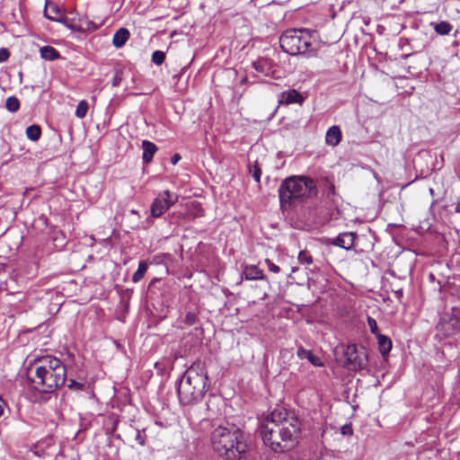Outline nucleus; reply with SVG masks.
I'll return each mask as SVG.
<instances>
[{
  "label": "nucleus",
  "instance_id": "1",
  "mask_svg": "<svg viewBox=\"0 0 460 460\" xmlns=\"http://www.w3.org/2000/svg\"><path fill=\"white\" fill-rule=\"evenodd\" d=\"M258 431L266 447L276 453H283L297 444L300 422L287 410L275 409L261 420Z\"/></svg>",
  "mask_w": 460,
  "mask_h": 460
},
{
  "label": "nucleus",
  "instance_id": "2",
  "mask_svg": "<svg viewBox=\"0 0 460 460\" xmlns=\"http://www.w3.org/2000/svg\"><path fill=\"white\" fill-rule=\"evenodd\" d=\"M210 444L214 452L226 460H239L247 450L244 432L229 422L213 426Z\"/></svg>",
  "mask_w": 460,
  "mask_h": 460
},
{
  "label": "nucleus",
  "instance_id": "3",
  "mask_svg": "<svg viewBox=\"0 0 460 460\" xmlns=\"http://www.w3.org/2000/svg\"><path fill=\"white\" fill-rule=\"evenodd\" d=\"M177 394L182 406L200 402L209 389L208 372L200 362L193 363L177 380Z\"/></svg>",
  "mask_w": 460,
  "mask_h": 460
},
{
  "label": "nucleus",
  "instance_id": "4",
  "mask_svg": "<svg viewBox=\"0 0 460 460\" xmlns=\"http://www.w3.org/2000/svg\"><path fill=\"white\" fill-rule=\"evenodd\" d=\"M66 380V369L57 357L47 355L38 359L31 381L40 393L50 394L61 387Z\"/></svg>",
  "mask_w": 460,
  "mask_h": 460
},
{
  "label": "nucleus",
  "instance_id": "5",
  "mask_svg": "<svg viewBox=\"0 0 460 460\" xmlns=\"http://www.w3.org/2000/svg\"><path fill=\"white\" fill-rule=\"evenodd\" d=\"M314 41L315 31L308 29H288L279 37L280 48L291 56L315 57L317 51Z\"/></svg>",
  "mask_w": 460,
  "mask_h": 460
},
{
  "label": "nucleus",
  "instance_id": "6",
  "mask_svg": "<svg viewBox=\"0 0 460 460\" xmlns=\"http://www.w3.org/2000/svg\"><path fill=\"white\" fill-rule=\"evenodd\" d=\"M318 190L315 181L304 175H294L286 178L279 188V201L292 199H314Z\"/></svg>",
  "mask_w": 460,
  "mask_h": 460
},
{
  "label": "nucleus",
  "instance_id": "7",
  "mask_svg": "<svg viewBox=\"0 0 460 460\" xmlns=\"http://www.w3.org/2000/svg\"><path fill=\"white\" fill-rule=\"evenodd\" d=\"M344 367L352 370H361L367 366L368 358L366 349L349 344L342 347Z\"/></svg>",
  "mask_w": 460,
  "mask_h": 460
},
{
  "label": "nucleus",
  "instance_id": "8",
  "mask_svg": "<svg viewBox=\"0 0 460 460\" xmlns=\"http://www.w3.org/2000/svg\"><path fill=\"white\" fill-rule=\"evenodd\" d=\"M357 234L353 232H344L338 234L335 238H330L326 244L338 246L345 250H351L355 245Z\"/></svg>",
  "mask_w": 460,
  "mask_h": 460
},
{
  "label": "nucleus",
  "instance_id": "9",
  "mask_svg": "<svg viewBox=\"0 0 460 460\" xmlns=\"http://www.w3.org/2000/svg\"><path fill=\"white\" fill-rule=\"evenodd\" d=\"M305 101L303 95L295 89H289L282 92L279 95V102L283 105H290L293 103L302 104Z\"/></svg>",
  "mask_w": 460,
  "mask_h": 460
},
{
  "label": "nucleus",
  "instance_id": "10",
  "mask_svg": "<svg viewBox=\"0 0 460 460\" xmlns=\"http://www.w3.org/2000/svg\"><path fill=\"white\" fill-rule=\"evenodd\" d=\"M101 24H96L87 16H82L78 19V22L72 26V29L80 32L94 31L100 28Z\"/></svg>",
  "mask_w": 460,
  "mask_h": 460
},
{
  "label": "nucleus",
  "instance_id": "11",
  "mask_svg": "<svg viewBox=\"0 0 460 460\" xmlns=\"http://www.w3.org/2000/svg\"><path fill=\"white\" fill-rule=\"evenodd\" d=\"M199 321L197 313L190 311L184 314H181L176 321V324L178 328L184 329L197 324Z\"/></svg>",
  "mask_w": 460,
  "mask_h": 460
},
{
  "label": "nucleus",
  "instance_id": "12",
  "mask_svg": "<svg viewBox=\"0 0 460 460\" xmlns=\"http://www.w3.org/2000/svg\"><path fill=\"white\" fill-rule=\"evenodd\" d=\"M143 150L142 159L143 163L147 164L152 162L154 155L158 151L156 145L149 140H143L141 144Z\"/></svg>",
  "mask_w": 460,
  "mask_h": 460
},
{
  "label": "nucleus",
  "instance_id": "13",
  "mask_svg": "<svg viewBox=\"0 0 460 460\" xmlns=\"http://www.w3.org/2000/svg\"><path fill=\"white\" fill-rule=\"evenodd\" d=\"M341 130L339 126H332L328 128L325 135V143L328 146H336L341 141Z\"/></svg>",
  "mask_w": 460,
  "mask_h": 460
},
{
  "label": "nucleus",
  "instance_id": "14",
  "mask_svg": "<svg viewBox=\"0 0 460 460\" xmlns=\"http://www.w3.org/2000/svg\"><path fill=\"white\" fill-rule=\"evenodd\" d=\"M129 36L130 33L127 28L119 29L113 35V46L117 49L122 48L129 39Z\"/></svg>",
  "mask_w": 460,
  "mask_h": 460
},
{
  "label": "nucleus",
  "instance_id": "15",
  "mask_svg": "<svg viewBox=\"0 0 460 460\" xmlns=\"http://www.w3.org/2000/svg\"><path fill=\"white\" fill-rule=\"evenodd\" d=\"M252 67L260 74L270 75L272 73L271 61L267 58H260L252 63Z\"/></svg>",
  "mask_w": 460,
  "mask_h": 460
},
{
  "label": "nucleus",
  "instance_id": "16",
  "mask_svg": "<svg viewBox=\"0 0 460 460\" xmlns=\"http://www.w3.org/2000/svg\"><path fill=\"white\" fill-rule=\"evenodd\" d=\"M296 354L299 358H306L312 365L315 367H321L323 365L319 357L314 355V353L311 350L305 349L303 347H300L297 349Z\"/></svg>",
  "mask_w": 460,
  "mask_h": 460
},
{
  "label": "nucleus",
  "instance_id": "17",
  "mask_svg": "<svg viewBox=\"0 0 460 460\" xmlns=\"http://www.w3.org/2000/svg\"><path fill=\"white\" fill-rule=\"evenodd\" d=\"M40 54L41 58L48 61H54L61 58L59 51L49 45L41 47L40 49Z\"/></svg>",
  "mask_w": 460,
  "mask_h": 460
},
{
  "label": "nucleus",
  "instance_id": "18",
  "mask_svg": "<svg viewBox=\"0 0 460 460\" xmlns=\"http://www.w3.org/2000/svg\"><path fill=\"white\" fill-rule=\"evenodd\" d=\"M377 339L379 351L383 356L387 355L393 347L392 341L389 337L384 334H378L376 336Z\"/></svg>",
  "mask_w": 460,
  "mask_h": 460
},
{
  "label": "nucleus",
  "instance_id": "19",
  "mask_svg": "<svg viewBox=\"0 0 460 460\" xmlns=\"http://www.w3.org/2000/svg\"><path fill=\"white\" fill-rule=\"evenodd\" d=\"M245 278L250 280L264 279L265 275L261 270L256 266L246 267L244 270Z\"/></svg>",
  "mask_w": 460,
  "mask_h": 460
},
{
  "label": "nucleus",
  "instance_id": "20",
  "mask_svg": "<svg viewBox=\"0 0 460 460\" xmlns=\"http://www.w3.org/2000/svg\"><path fill=\"white\" fill-rule=\"evenodd\" d=\"M430 25L433 27L434 31L438 35L442 36L448 35L453 29V26L447 21H441L439 22H431Z\"/></svg>",
  "mask_w": 460,
  "mask_h": 460
},
{
  "label": "nucleus",
  "instance_id": "21",
  "mask_svg": "<svg viewBox=\"0 0 460 460\" xmlns=\"http://www.w3.org/2000/svg\"><path fill=\"white\" fill-rule=\"evenodd\" d=\"M148 266L149 262H147L146 261H139L137 270L132 276V281L134 283L139 282L144 278L146 272L147 271Z\"/></svg>",
  "mask_w": 460,
  "mask_h": 460
},
{
  "label": "nucleus",
  "instance_id": "22",
  "mask_svg": "<svg viewBox=\"0 0 460 460\" xmlns=\"http://www.w3.org/2000/svg\"><path fill=\"white\" fill-rule=\"evenodd\" d=\"M172 203H152L151 215L153 217H159L166 210L170 208Z\"/></svg>",
  "mask_w": 460,
  "mask_h": 460
},
{
  "label": "nucleus",
  "instance_id": "23",
  "mask_svg": "<svg viewBox=\"0 0 460 460\" xmlns=\"http://www.w3.org/2000/svg\"><path fill=\"white\" fill-rule=\"evenodd\" d=\"M172 260V254L168 252H161L154 255L150 263L155 265L166 264L168 261Z\"/></svg>",
  "mask_w": 460,
  "mask_h": 460
},
{
  "label": "nucleus",
  "instance_id": "24",
  "mask_svg": "<svg viewBox=\"0 0 460 460\" xmlns=\"http://www.w3.org/2000/svg\"><path fill=\"white\" fill-rule=\"evenodd\" d=\"M26 136L31 141H37L41 136L40 127L38 125H31L26 128Z\"/></svg>",
  "mask_w": 460,
  "mask_h": 460
},
{
  "label": "nucleus",
  "instance_id": "25",
  "mask_svg": "<svg viewBox=\"0 0 460 460\" xmlns=\"http://www.w3.org/2000/svg\"><path fill=\"white\" fill-rule=\"evenodd\" d=\"M20 101L15 96H9L5 102V108L10 112H16L20 109Z\"/></svg>",
  "mask_w": 460,
  "mask_h": 460
},
{
  "label": "nucleus",
  "instance_id": "26",
  "mask_svg": "<svg viewBox=\"0 0 460 460\" xmlns=\"http://www.w3.org/2000/svg\"><path fill=\"white\" fill-rule=\"evenodd\" d=\"M88 109V102L85 100L80 101L75 110V116L78 119H84L87 114Z\"/></svg>",
  "mask_w": 460,
  "mask_h": 460
},
{
  "label": "nucleus",
  "instance_id": "27",
  "mask_svg": "<svg viewBox=\"0 0 460 460\" xmlns=\"http://www.w3.org/2000/svg\"><path fill=\"white\" fill-rule=\"evenodd\" d=\"M249 173L256 182L259 183L261 181V170L257 162L253 164L249 165Z\"/></svg>",
  "mask_w": 460,
  "mask_h": 460
},
{
  "label": "nucleus",
  "instance_id": "28",
  "mask_svg": "<svg viewBox=\"0 0 460 460\" xmlns=\"http://www.w3.org/2000/svg\"><path fill=\"white\" fill-rule=\"evenodd\" d=\"M323 192L326 194L327 199H333L335 195V187L334 184L328 179L325 180L323 185Z\"/></svg>",
  "mask_w": 460,
  "mask_h": 460
},
{
  "label": "nucleus",
  "instance_id": "29",
  "mask_svg": "<svg viewBox=\"0 0 460 460\" xmlns=\"http://www.w3.org/2000/svg\"><path fill=\"white\" fill-rule=\"evenodd\" d=\"M298 205L299 203H280V208L284 214L289 217L293 211L298 208Z\"/></svg>",
  "mask_w": 460,
  "mask_h": 460
},
{
  "label": "nucleus",
  "instance_id": "30",
  "mask_svg": "<svg viewBox=\"0 0 460 460\" xmlns=\"http://www.w3.org/2000/svg\"><path fill=\"white\" fill-rule=\"evenodd\" d=\"M165 60V53L162 50H155L152 54V62L156 66H161Z\"/></svg>",
  "mask_w": 460,
  "mask_h": 460
},
{
  "label": "nucleus",
  "instance_id": "31",
  "mask_svg": "<svg viewBox=\"0 0 460 460\" xmlns=\"http://www.w3.org/2000/svg\"><path fill=\"white\" fill-rule=\"evenodd\" d=\"M297 259L302 264L310 265L313 263V257L305 251L299 252Z\"/></svg>",
  "mask_w": 460,
  "mask_h": 460
},
{
  "label": "nucleus",
  "instance_id": "32",
  "mask_svg": "<svg viewBox=\"0 0 460 460\" xmlns=\"http://www.w3.org/2000/svg\"><path fill=\"white\" fill-rule=\"evenodd\" d=\"M68 388L69 390H72V391H84L85 390V384L84 383H82V382H77L74 379H70L69 380V384H68Z\"/></svg>",
  "mask_w": 460,
  "mask_h": 460
},
{
  "label": "nucleus",
  "instance_id": "33",
  "mask_svg": "<svg viewBox=\"0 0 460 460\" xmlns=\"http://www.w3.org/2000/svg\"><path fill=\"white\" fill-rule=\"evenodd\" d=\"M367 325L371 333L375 334L376 336L380 334L377 323L373 317L367 316Z\"/></svg>",
  "mask_w": 460,
  "mask_h": 460
},
{
  "label": "nucleus",
  "instance_id": "34",
  "mask_svg": "<svg viewBox=\"0 0 460 460\" xmlns=\"http://www.w3.org/2000/svg\"><path fill=\"white\" fill-rule=\"evenodd\" d=\"M265 264L268 270L273 273H279L280 271V268L273 263L270 259L265 260Z\"/></svg>",
  "mask_w": 460,
  "mask_h": 460
},
{
  "label": "nucleus",
  "instance_id": "35",
  "mask_svg": "<svg viewBox=\"0 0 460 460\" xmlns=\"http://www.w3.org/2000/svg\"><path fill=\"white\" fill-rule=\"evenodd\" d=\"M146 436L145 434V429H143L142 431L137 430L135 439L139 445L144 446L146 443Z\"/></svg>",
  "mask_w": 460,
  "mask_h": 460
},
{
  "label": "nucleus",
  "instance_id": "36",
  "mask_svg": "<svg viewBox=\"0 0 460 460\" xmlns=\"http://www.w3.org/2000/svg\"><path fill=\"white\" fill-rule=\"evenodd\" d=\"M10 57V52L7 49L1 48L0 49V63L7 61Z\"/></svg>",
  "mask_w": 460,
  "mask_h": 460
},
{
  "label": "nucleus",
  "instance_id": "37",
  "mask_svg": "<svg viewBox=\"0 0 460 460\" xmlns=\"http://www.w3.org/2000/svg\"><path fill=\"white\" fill-rule=\"evenodd\" d=\"M181 159V156L179 153H175L172 157H171V163L172 164L175 165L178 164V162Z\"/></svg>",
  "mask_w": 460,
  "mask_h": 460
},
{
  "label": "nucleus",
  "instance_id": "38",
  "mask_svg": "<svg viewBox=\"0 0 460 460\" xmlns=\"http://www.w3.org/2000/svg\"><path fill=\"white\" fill-rule=\"evenodd\" d=\"M4 406H5V402L0 396V417L3 415Z\"/></svg>",
  "mask_w": 460,
  "mask_h": 460
},
{
  "label": "nucleus",
  "instance_id": "39",
  "mask_svg": "<svg viewBox=\"0 0 460 460\" xmlns=\"http://www.w3.org/2000/svg\"><path fill=\"white\" fill-rule=\"evenodd\" d=\"M44 14H45V17H46L47 19L50 20V21H58L56 17H54V16H50V15L47 13V11H46V10H45V12H44Z\"/></svg>",
  "mask_w": 460,
  "mask_h": 460
},
{
  "label": "nucleus",
  "instance_id": "40",
  "mask_svg": "<svg viewBox=\"0 0 460 460\" xmlns=\"http://www.w3.org/2000/svg\"><path fill=\"white\" fill-rule=\"evenodd\" d=\"M429 279L430 282H435L436 281V277L433 273H429Z\"/></svg>",
  "mask_w": 460,
  "mask_h": 460
},
{
  "label": "nucleus",
  "instance_id": "41",
  "mask_svg": "<svg viewBox=\"0 0 460 460\" xmlns=\"http://www.w3.org/2000/svg\"><path fill=\"white\" fill-rule=\"evenodd\" d=\"M395 295H396V296H397L398 298H399V297H401V296H402V289H400V290L396 291V292H395Z\"/></svg>",
  "mask_w": 460,
  "mask_h": 460
},
{
  "label": "nucleus",
  "instance_id": "42",
  "mask_svg": "<svg viewBox=\"0 0 460 460\" xmlns=\"http://www.w3.org/2000/svg\"><path fill=\"white\" fill-rule=\"evenodd\" d=\"M437 283H438V291L441 292L442 288H443V284L439 280Z\"/></svg>",
  "mask_w": 460,
  "mask_h": 460
},
{
  "label": "nucleus",
  "instance_id": "43",
  "mask_svg": "<svg viewBox=\"0 0 460 460\" xmlns=\"http://www.w3.org/2000/svg\"><path fill=\"white\" fill-rule=\"evenodd\" d=\"M459 330H460V327H459V326H456V327H455V326H454V328H453V332H459Z\"/></svg>",
  "mask_w": 460,
  "mask_h": 460
},
{
  "label": "nucleus",
  "instance_id": "44",
  "mask_svg": "<svg viewBox=\"0 0 460 460\" xmlns=\"http://www.w3.org/2000/svg\"><path fill=\"white\" fill-rule=\"evenodd\" d=\"M4 289H6V288H5V284H3V283H2V284L0 285V290L2 291V290H4Z\"/></svg>",
  "mask_w": 460,
  "mask_h": 460
},
{
  "label": "nucleus",
  "instance_id": "45",
  "mask_svg": "<svg viewBox=\"0 0 460 460\" xmlns=\"http://www.w3.org/2000/svg\"><path fill=\"white\" fill-rule=\"evenodd\" d=\"M165 194L168 196V198L170 199V192L169 191H165Z\"/></svg>",
  "mask_w": 460,
  "mask_h": 460
},
{
  "label": "nucleus",
  "instance_id": "46",
  "mask_svg": "<svg viewBox=\"0 0 460 460\" xmlns=\"http://www.w3.org/2000/svg\"><path fill=\"white\" fill-rule=\"evenodd\" d=\"M409 56H410V55H403V56H402V58H408Z\"/></svg>",
  "mask_w": 460,
  "mask_h": 460
},
{
  "label": "nucleus",
  "instance_id": "47",
  "mask_svg": "<svg viewBox=\"0 0 460 460\" xmlns=\"http://www.w3.org/2000/svg\"><path fill=\"white\" fill-rule=\"evenodd\" d=\"M154 201H155V202H157V201H160V200H159V199H157V198H156V199H155V200H154Z\"/></svg>",
  "mask_w": 460,
  "mask_h": 460
},
{
  "label": "nucleus",
  "instance_id": "48",
  "mask_svg": "<svg viewBox=\"0 0 460 460\" xmlns=\"http://www.w3.org/2000/svg\"><path fill=\"white\" fill-rule=\"evenodd\" d=\"M131 212H132V213H134V214H136V213H137V211H136V210H134V209H132V210H131Z\"/></svg>",
  "mask_w": 460,
  "mask_h": 460
},
{
  "label": "nucleus",
  "instance_id": "49",
  "mask_svg": "<svg viewBox=\"0 0 460 460\" xmlns=\"http://www.w3.org/2000/svg\"><path fill=\"white\" fill-rule=\"evenodd\" d=\"M58 234H60L63 237V233L58 232Z\"/></svg>",
  "mask_w": 460,
  "mask_h": 460
}]
</instances>
